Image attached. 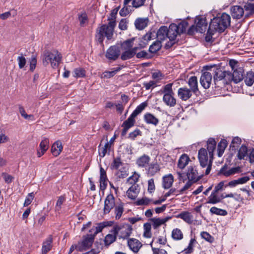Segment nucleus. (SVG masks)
Wrapping results in <instances>:
<instances>
[{
	"mask_svg": "<svg viewBox=\"0 0 254 254\" xmlns=\"http://www.w3.org/2000/svg\"><path fill=\"white\" fill-rule=\"evenodd\" d=\"M141 135H142V132L140 131V130L138 128H136L133 131H132L129 133L128 138L131 140H134L135 138L138 135L141 136Z\"/></svg>",
	"mask_w": 254,
	"mask_h": 254,
	"instance_id": "bf43d9fd",
	"label": "nucleus"
},
{
	"mask_svg": "<svg viewBox=\"0 0 254 254\" xmlns=\"http://www.w3.org/2000/svg\"><path fill=\"white\" fill-rule=\"evenodd\" d=\"M177 218L183 219L189 224H192L193 223V216L188 211H183L177 216Z\"/></svg>",
	"mask_w": 254,
	"mask_h": 254,
	"instance_id": "393cba45",
	"label": "nucleus"
},
{
	"mask_svg": "<svg viewBox=\"0 0 254 254\" xmlns=\"http://www.w3.org/2000/svg\"><path fill=\"white\" fill-rule=\"evenodd\" d=\"M171 218V217L170 216H167L162 219H161L160 218L154 217L150 218L149 220L152 222L153 228L154 229H157L162 224H165Z\"/></svg>",
	"mask_w": 254,
	"mask_h": 254,
	"instance_id": "dca6fc26",
	"label": "nucleus"
},
{
	"mask_svg": "<svg viewBox=\"0 0 254 254\" xmlns=\"http://www.w3.org/2000/svg\"><path fill=\"white\" fill-rule=\"evenodd\" d=\"M74 76L76 77H83L85 76V71L82 68H77L74 70Z\"/></svg>",
	"mask_w": 254,
	"mask_h": 254,
	"instance_id": "13d9d810",
	"label": "nucleus"
},
{
	"mask_svg": "<svg viewBox=\"0 0 254 254\" xmlns=\"http://www.w3.org/2000/svg\"><path fill=\"white\" fill-rule=\"evenodd\" d=\"M150 161V157L147 155L143 154L137 159L136 164L139 167L145 168L149 164Z\"/></svg>",
	"mask_w": 254,
	"mask_h": 254,
	"instance_id": "a211bd4d",
	"label": "nucleus"
},
{
	"mask_svg": "<svg viewBox=\"0 0 254 254\" xmlns=\"http://www.w3.org/2000/svg\"><path fill=\"white\" fill-rule=\"evenodd\" d=\"M198 158L200 166L203 168L205 167L207 165V163L209 161L208 159L207 151L205 148H201L199 150Z\"/></svg>",
	"mask_w": 254,
	"mask_h": 254,
	"instance_id": "f8f14e48",
	"label": "nucleus"
},
{
	"mask_svg": "<svg viewBox=\"0 0 254 254\" xmlns=\"http://www.w3.org/2000/svg\"><path fill=\"white\" fill-rule=\"evenodd\" d=\"M147 103L146 102L142 103L136 108L131 114L136 117L146 107H147Z\"/></svg>",
	"mask_w": 254,
	"mask_h": 254,
	"instance_id": "49530a36",
	"label": "nucleus"
},
{
	"mask_svg": "<svg viewBox=\"0 0 254 254\" xmlns=\"http://www.w3.org/2000/svg\"><path fill=\"white\" fill-rule=\"evenodd\" d=\"M123 164L121 156L114 158L113 162L111 165V169L112 170H119V167Z\"/></svg>",
	"mask_w": 254,
	"mask_h": 254,
	"instance_id": "ea45409f",
	"label": "nucleus"
},
{
	"mask_svg": "<svg viewBox=\"0 0 254 254\" xmlns=\"http://www.w3.org/2000/svg\"><path fill=\"white\" fill-rule=\"evenodd\" d=\"M143 86L146 90H149L156 86V81L150 80L148 82H144L143 83Z\"/></svg>",
	"mask_w": 254,
	"mask_h": 254,
	"instance_id": "0e129e2a",
	"label": "nucleus"
},
{
	"mask_svg": "<svg viewBox=\"0 0 254 254\" xmlns=\"http://www.w3.org/2000/svg\"><path fill=\"white\" fill-rule=\"evenodd\" d=\"M95 238L94 235L92 234H87L83 237L81 241L77 243L78 246L82 249V252L88 249L93 244Z\"/></svg>",
	"mask_w": 254,
	"mask_h": 254,
	"instance_id": "1a4fd4ad",
	"label": "nucleus"
},
{
	"mask_svg": "<svg viewBox=\"0 0 254 254\" xmlns=\"http://www.w3.org/2000/svg\"><path fill=\"white\" fill-rule=\"evenodd\" d=\"M248 152L247 147L245 145H242L239 150L238 153V158L240 160L244 159V157L247 155Z\"/></svg>",
	"mask_w": 254,
	"mask_h": 254,
	"instance_id": "8fccbe9b",
	"label": "nucleus"
},
{
	"mask_svg": "<svg viewBox=\"0 0 254 254\" xmlns=\"http://www.w3.org/2000/svg\"><path fill=\"white\" fill-rule=\"evenodd\" d=\"M174 94H165L163 97V101L170 107H173L176 105V100L174 97Z\"/></svg>",
	"mask_w": 254,
	"mask_h": 254,
	"instance_id": "4be33fe9",
	"label": "nucleus"
},
{
	"mask_svg": "<svg viewBox=\"0 0 254 254\" xmlns=\"http://www.w3.org/2000/svg\"><path fill=\"white\" fill-rule=\"evenodd\" d=\"M134 56V52L131 49L124 50L121 54V59L123 61H126L132 58Z\"/></svg>",
	"mask_w": 254,
	"mask_h": 254,
	"instance_id": "58836bf2",
	"label": "nucleus"
},
{
	"mask_svg": "<svg viewBox=\"0 0 254 254\" xmlns=\"http://www.w3.org/2000/svg\"><path fill=\"white\" fill-rule=\"evenodd\" d=\"M241 143V139L239 137H234L230 145V148L232 150H235L236 147H238Z\"/></svg>",
	"mask_w": 254,
	"mask_h": 254,
	"instance_id": "5fc2aeb1",
	"label": "nucleus"
},
{
	"mask_svg": "<svg viewBox=\"0 0 254 254\" xmlns=\"http://www.w3.org/2000/svg\"><path fill=\"white\" fill-rule=\"evenodd\" d=\"M147 19H143L141 18H138L136 19L134 22V25L137 29L139 30H143L147 25Z\"/></svg>",
	"mask_w": 254,
	"mask_h": 254,
	"instance_id": "473e14b6",
	"label": "nucleus"
},
{
	"mask_svg": "<svg viewBox=\"0 0 254 254\" xmlns=\"http://www.w3.org/2000/svg\"><path fill=\"white\" fill-rule=\"evenodd\" d=\"M148 176L152 177L159 173L160 171V165L157 162H152L148 165V167L146 169Z\"/></svg>",
	"mask_w": 254,
	"mask_h": 254,
	"instance_id": "4468645a",
	"label": "nucleus"
},
{
	"mask_svg": "<svg viewBox=\"0 0 254 254\" xmlns=\"http://www.w3.org/2000/svg\"><path fill=\"white\" fill-rule=\"evenodd\" d=\"M246 10L249 11V13L245 15V18L248 17L250 14L254 13V3H248L245 6Z\"/></svg>",
	"mask_w": 254,
	"mask_h": 254,
	"instance_id": "e2e57ef3",
	"label": "nucleus"
},
{
	"mask_svg": "<svg viewBox=\"0 0 254 254\" xmlns=\"http://www.w3.org/2000/svg\"><path fill=\"white\" fill-rule=\"evenodd\" d=\"M143 237L146 238H150L152 237L151 224L150 223H145L143 225Z\"/></svg>",
	"mask_w": 254,
	"mask_h": 254,
	"instance_id": "a19ab883",
	"label": "nucleus"
},
{
	"mask_svg": "<svg viewBox=\"0 0 254 254\" xmlns=\"http://www.w3.org/2000/svg\"><path fill=\"white\" fill-rule=\"evenodd\" d=\"M99 154L101 157H104L106 153L110 154V152L111 151V144H109V142H107L105 144L101 147V144L99 145Z\"/></svg>",
	"mask_w": 254,
	"mask_h": 254,
	"instance_id": "7c9ffc66",
	"label": "nucleus"
},
{
	"mask_svg": "<svg viewBox=\"0 0 254 254\" xmlns=\"http://www.w3.org/2000/svg\"><path fill=\"white\" fill-rule=\"evenodd\" d=\"M35 194L33 192L29 193L27 195L24 203V206H27L31 204L32 200L34 199Z\"/></svg>",
	"mask_w": 254,
	"mask_h": 254,
	"instance_id": "052dcab7",
	"label": "nucleus"
},
{
	"mask_svg": "<svg viewBox=\"0 0 254 254\" xmlns=\"http://www.w3.org/2000/svg\"><path fill=\"white\" fill-rule=\"evenodd\" d=\"M49 141L48 138H44L40 143L39 146L42 152H46L49 148Z\"/></svg>",
	"mask_w": 254,
	"mask_h": 254,
	"instance_id": "6e6d98bb",
	"label": "nucleus"
},
{
	"mask_svg": "<svg viewBox=\"0 0 254 254\" xmlns=\"http://www.w3.org/2000/svg\"><path fill=\"white\" fill-rule=\"evenodd\" d=\"M192 91L187 87L180 88L178 90V96L182 100L186 101L192 95Z\"/></svg>",
	"mask_w": 254,
	"mask_h": 254,
	"instance_id": "f3484780",
	"label": "nucleus"
},
{
	"mask_svg": "<svg viewBox=\"0 0 254 254\" xmlns=\"http://www.w3.org/2000/svg\"><path fill=\"white\" fill-rule=\"evenodd\" d=\"M118 9L119 8H115L111 11V17L108 18L110 21L108 24H103L96 29L95 39L101 45H103L105 37L108 40L113 38L115 27L116 25L115 18Z\"/></svg>",
	"mask_w": 254,
	"mask_h": 254,
	"instance_id": "f03ea898",
	"label": "nucleus"
},
{
	"mask_svg": "<svg viewBox=\"0 0 254 254\" xmlns=\"http://www.w3.org/2000/svg\"><path fill=\"white\" fill-rule=\"evenodd\" d=\"M114 208L116 220H119L122 217L124 211V204L123 203H121L116 205Z\"/></svg>",
	"mask_w": 254,
	"mask_h": 254,
	"instance_id": "72a5a7b5",
	"label": "nucleus"
},
{
	"mask_svg": "<svg viewBox=\"0 0 254 254\" xmlns=\"http://www.w3.org/2000/svg\"><path fill=\"white\" fill-rule=\"evenodd\" d=\"M167 31V26H162L159 28L156 33V36L159 41H163L168 38Z\"/></svg>",
	"mask_w": 254,
	"mask_h": 254,
	"instance_id": "c85d7f7f",
	"label": "nucleus"
},
{
	"mask_svg": "<svg viewBox=\"0 0 254 254\" xmlns=\"http://www.w3.org/2000/svg\"><path fill=\"white\" fill-rule=\"evenodd\" d=\"M188 22L186 21H183L177 25L179 35L186 32V28L188 26Z\"/></svg>",
	"mask_w": 254,
	"mask_h": 254,
	"instance_id": "de8ad7c7",
	"label": "nucleus"
},
{
	"mask_svg": "<svg viewBox=\"0 0 254 254\" xmlns=\"http://www.w3.org/2000/svg\"><path fill=\"white\" fill-rule=\"evenodd\" d=\"M134 38H130L124 41L121 43V48L123 51L130 50L133 46Z\"/></svg>",
	"mask_w": 254,
	"mask_h": 254,
	"instance_id": "e433bc0d",
	"label": "nucleus"
},
{
	"mask_svg": "<svg viewBox=\"0 0 254 254\" xmlns=\"http://www.w3.org/2000/svg\"><path fill=\"white\" fill-rule=\"evenodd\" d=\"M63 150V145L61 141H56L52 146L51 152L55 156H58Z\"/></svg>",
	"mask_w": 254,
	"mask_h": 254,
	"instance_id": "b1692460",
	"label": "nucleus"
},
{
	"mask_svg": "<svg viewBox=\"0 0 254 254\" xmlns=\"http://www.w3.org/2000/svg\"><path fill=\"white\" fill-rule=\"evenodd\" d=\"M144 120L147 124H151L156 126L159 120L151 113H147L144 115Z\"/></svg>",
	"mask_w": 254,
	"mask_h": 254,
	"instance_id": "bb28decb",
	"label": "nucleus"
},
{
	"mask_svg": "<svg viewBox=\"0 0 254 254\" xmlns=\"http://www.w3.org/2000/svg\"><path fill=\"white\" fill-rule=\"evenodd\" d=\"M135 117L133 116L132 114L128 117V118L125 121L122 125L123 127H126L128 128H130L131 127H133L135 123Z\"/></svg>",
	"mask_w": 254,
	"mask_h": 254,
	"instance_id": "79ce46f5",
	"label": "nucleus"
},
{
	"mask_svg": "<svg viewBox=\"0 0 254 254\" xmlns=\"http://www.w3.org/2000/svg\"><path fill=\"white\" fill-rule=\"evenodd\" d=\"M240 167H236L232 168L228 170L227 172H225V176L229 177L236 173H239L240 171Z\"/></svg>",
	"mask_w": 254,
	"mask_h": 254,
	"instance_id": "680f3d73",
	"label": "nucleus"
},
{
	"mask_svg": "<svg viewBox=\"0 0 254 254\" xmlns=\"http://www.w3.org/2000/svg\"><path fill=\"white\" fill-rule=\"evenodd\" d=\"M230 16L225 12L223 13L220 16H217L211 19L209 27L215 32L222 33L230 26Z\"/></svg>",
	"mask_w": 254,
	"mask_h": 254,
	"instance_id": "7ed1b4c3",
	"label": "nucleus"
},
{
	"mask_svg": "<svg viewBox=\"0 0 254 254\" xmlns=\"http://www.w3.org/2000/svg\"><path fill=\"white\" fill-rule=\"evenodd\" d=\"M195 23H196L195 26L198 32L204 33L206 31L207 28V22L206 17L197 16L195 19Z\"/></svg>",
	"mask_w": 254,
	"mask_h": 254,
	"instance_id": "9b49d317",
	"label": "nucleus"
},
{
	"mask_svg": "<svg viewBox=\"0 0 254 254\" xmlns=\"http://www.w3.org/2000/svg\"><path fill=\"white\" fill-rule=\"evenodd\" d=\"M152 33L151 32H147L145 35H144L142 37V43L143 44H140L139 45L141 48H143L145 47V46L147 44L148 42L150 41L152 39Z\"/></svg>",
	"mask_w": 254,
	"mask_h": 254,
	"instance_id": "864d4df0",
	"label": "nucleus"
},
{
	"mask_svg": "<svg viewBox=\"0 0 254 254\" xmlns=\"http://www.w3.org/2000/svg\"><path fill=\"white\" fill-rule=\"evenodd\" d=\"M174 182L173 176L170 174L163 178L162 186L165 189H168L172 186Z\"/></svg>",
	"mask_w": 254,
	"mask_h": 254,
	"instance_id": "cd10ccee",
	"label": "nucleus"
},
{
	"mask_svg": "<svg viewBox=\"0 0 254 254\" xmlns=\"http://www.w3.org/2000/svg\"><path fill=\"white\" fill-rule=\"evenodd\" d=\"M78 16L80 26H83L84 24L88 21V16L86 12L83 11L81 13L78 14Z\"/></svg>",
	"mask_w": 254,
	"mask_h": 254,
	"instance_id": "603ef678",
	"label": "nucleus"
},
{
	"mask_svg": "<svg viewBox=\"0 0 254 254\" xmlns=\"http://www.w3.org/2000/svg\"><path fill=\"white\" fill-rule=\"evenodd\" d=\"M186 175L188 180L196 183L200 180L203 177L202 175L198 176L197 171L195 167L191 166L188 167Z\"/></svg>",
	"mask_w": 254,
	"mask_h": 254,
	"instance_id": "9d476101",
	"label": "nucleus"
},
{
	"mask_svg": "<svg viewBox=\"0 0 254 254\" xmlns=\"http://www.w3.org/2000/svg\"><path fill=\"white\" fill-rule=\"evenodd\" d=\"M139 177V175L136 172H134L132 176L127 178V182L131 185H136V183L138 181Z\"/></svg>",
	"mask_w": 254,
	"mask_h": 254,
	"instance_id": "3c124183",
	"label": "nucleus"
},
{
	"mask_svg": "<svg viewBox=\"0 0 254 254\" xmlns=\"http://www.w3.org/2000/svg\"><path fill=\"white\" fill-rule=\"evenodd\" d=\"M227 146V140L225 139H222L218 143L217 146L218 156L219 157L222 156L223 154L226 147Z\"/></svg>",
	"mask_w": 254,
	"mask_h": 254,
	"instance_id": "f704fd0d",
	"label": "nucleus"
},
{
	"mask_svg": "<svg viewBox=\"0 0 254 254\" xmlns=\"http://www.w3.org/2000/svg\"><path fill=\"white\" fill-rule=\"evenodd\" d=\"M133 230L132 226L127 223H122L114 226V232L116 234H119L120 239H127Z\"/></svg>",
	"mask_w": 254,
	"mask_h": 254,
	"instance_id": "20e7f679",
	"label": "nucleus"
},
{
	"mask_svg": "<svg viewBox=\"0 0 254 254\" xmlns=\"http://www.w3.org/2000/svg\"><path fill=\"white\" fill-rule=\"evenodd\" d=\"M127 245L129 249L134 253H137L142 247L141 242L135 238H130L128 240Z\"/></svg>",
	"mask_w": 254,
	"mask_h": 254,
	"instance_id": "2eb2a0df",
	"label": "nucleus"
},
{
	"mask_svg": "<svg viewBox=\"0 0 254 254\" xmlns=\"http://www.w3.org/2000/svg\"><path fill=\"white\" fill-rule=\"evenodd\" d=\"M204 66H205L203 67V69L206 71H202L200 78V83L204 89H208L210 87L211 84L212 75H213V71L210 70L205 69L204 68Z\"/></svg>",
	"mask_w": 254,
	"mask_h": 254,
	"instance_id": "423d86ee",
	"label": "nucleus"
},
{
	"mask_svg": "<svg viewBox=\"0 0 254 254\" xmlns=\"http://www.w3.org/2000/svg\"><path fill=\"white\" fill-rule=\"evenodd\" d=\"M37 64V59L36 56L32 55L30 60V70L33 72L35 69Z\"/></svg>",
	"mask_w": 254,
	"mask_h": 254,
	"instance_id": "69168bd1",
	"label": "nucleus"
},
{
	"mask_svg": "<svg viewBox=\"0 0 254 254\" xmlns=\"http://www.w3.org/2000/svg\"><path fill=\"white\" fill-rule=\"evenodd\" d=\"M207 146L209 159H213V152L216 148V141L214 138H210L207 142Z\"/></svg>",
	"mask_w": 254,
	"mask_h": 254,
	"instance_id": "5701e85b",
	"label": "nucleus"
},
{
	"mask_svg": "<svg viewBox=\"0 0 254 254\" xmlns=\"http://www.w3.org/2000/svg\"><path fill=\"white\" fill-rule=\"evenodd\" d=\"M172 237L175 240H180L183 238V234L181 230L176 228L172 231Z\"/></svg>",
	"mask_w": 254,
	"mask_h": 254,
	"instance_id": "a18cd8bd",
	"label": "nucleus"
},
{
	"mask_svg": "<svg viewBox=\"0 0 254 254\" xmlns=\"http://www.w3.org/2000/svg\"><path fill=\"white\" fill-rule=\"evenodd\" d=\"M121 54V47L117 45L110 46L107 50L105 56L110 61H116Z\"/></svg>",
	"mask_w": 254,
	"mask_h": 254,
	"instance_id": "0eeeda50",
	"label": "nucleus"
},
{
	"mask_svg": "<svg viewBox=\"0 0 254 254\" xmlns=\"http://www.w3.org/2000/svg\"><path fill=\"white\" fill-rule=\"evenodd\" d=\"M153 241L150 244L152 248V250L153 254H168L167 251L164 249H160L159 248H155L152 247Z\"/></svg>",
	"mask_w": 254,
	"mask_h": 254,
	"instance_id": "774afa93",
	"label": "nucleus"
},
{
	"mask_svg": "<svg viewBox=\"0 0 254 254\" xmlns=\"http://www.w3.org/2000/svg\"><path fill=\"white\" fill-rule=\"evenodd\" d=\"M189 161H190V159L189 156L186 154H183L178 160V167L181 169H183L188 164Z\"/></svg>",
	"mask_w": 254,
	"mask_h": 254,
	"instance_id": "c756f323",
	"label": "nucleus"
},
{
	"mask_svg": "<svg viewBox=\"0 0 254 254\" xmlns=\"http://www.w3.org/2000/svg\"><path fill=\"white\" fill-rule=\"evenodd\" d=\"M201 237L208 242L212 243L214 240V238L207 232H202L201 233Z\"/></svg>",
	"mask_w": 254,
	"mask_h": 254,
	"instance_id": "338daca9",
	"label": "nucleus"
},
{
	"mask_svg": "<svg viewBox=\"0 0 254 254\" xmlns=\"http://www.w3.org/2000/svg\"><path fill=\"white\" fill-rule=\"evenodd\" d=\"M210 212L212 214L221 216H226L228 214L227 211L226 210L218 208L215 206L212 207L210 208Z\"/></svg>",
	"mask_w": 254,
	"mask_h": 254,
	"instance_id": "37998d69",
	"label": "nucleus"
},
{
	"mask_svg": "<svg viewBox=\"0 0 254 254\" xmlns=\"http://www.w3.org/2000/svg\"><path fill=\"white\" fill-rule=\"evenodd\" d=\"M188 84L192 92L195 93L198 91V83L196 76H191L189 79Z\"/></svg>",
	"mask_w": 254,
	"mask_h": 254,
	"instance_id": "2f4dec72",
	"label": "nucleus"
},
{
	"mask_svg": "<svg viewBox=\"0 0 254 254\" xmlns=\"http://www.w3.org/2000/svg\"><path fill=\"white\" fill-rule=\"evenodd\" d=\"M116 206L115 198L113 194L110 193L108 194L105 200L103 208V213L104 214H109L111 210Z\"/></svg>",
	"mask_w": 254,
	"mask_h": 254,
	"instance_id": "6e6552de",
	"label": "nucleus"
},
{
	"mask_svg": "<svg viewBox=\"0 0 254 254\" xmlns=\"http://www.w3.org/2000/svg\"><path fill=\"white\" fill-rule=\"evenodd\" d=\"M118 170L116 175L119 179H124L128 176V173L126 171L125 168L123 167Z\"/></svg>",
	"mask_w": 254,
	"mask_h": 254,
	"instance_id": "4d7b16f0",
	"label": "nucleus"
},
{
	"mask_svg": "<svg viewBox=\"0 0 254 254\" xmlns=\"http://www.w3.org/2000/svg\"><path fill=\"white\" fill-rule=\"evenodd\" d=\"M139 192V187L138 185H131L127 191L128 197L131 199H135L137 196Z\"/></svg>",
	"mask_w": 254,
	"mask_h": 254,
	"instance_id": "6ab92c4d",
	"label": "nucleus"
},
{
	"mask_svg": "<svg viewBox=\"0 0 254 254\" xmlns=\"http://www.w3.org/2000/svg\"><path fill=\"white\" fill-rule=\"evenodd\" d=\"M204 68L213 71L215 88L220 87L221 81L225 85L229 84L232 81L238 83L244 79V70L241 68H236L233 73L231 71L222 70L215 64L205 65Z\"/></svg>",
	"mask_w": 254,
	"mask_h": 254,
	"instance_id": "f257e3e1",
	"label": "nucleus"
},
{
	"mask_svg": "<svg viewBox=\"0 0 254 254\" xmlns=\"http://www.w3.org/2000/svg\"><path fill=\"white\" fill-rule=\"evenodd\" d=\"M217 193L214 192V191H212L211 194L208 197V200L207 201L208 203L210 204H216L217 203L220 202L221 201L220 197H218L217 194Z\"/></svg>",
	"mask_w": 254,
	"mask_h": 254,
	"instance_id": "c03bdc74",
	"label": "nucleus"
},
{
	"mask_svg": "<svg viewBox=\"0 0 254 254\" xmlns=\"http://www.w3.org/2000/svg\"><path fill=\"white\" fill-rule=\"evenodd\" d=\"M61 59L62 56L57 51H54L53 53L48 52L45 54V58L43 60V62H50L52 66L55 68L58 66Z\"/></svg>",
	"mask_w": 254,
	"mask_h": 254,
	"instance_id": "39448f33",
	"label": "nucleus"
},
{
	"mask_svg": "<svg viewBox=\"0 0 254 254\" xmlns=\"http://www.w3.org/2000/svg\"><path fill=\"white\" fill-rule=\"evenodd\" d=\"M162 47L161 42L157 40L151 45L149 48V52L152 54H155L159 51Z\"/></svg>",
	"mask_w": 254,
	"mask_h": 254,
	"instance_id": "c9c22d12",
	"label": "nucleus"
},
{
	"mask_svg": "<svg viewBox=\"0 0 254 254\" xmlns=\"http://www.w3.org/2000/svg\"><path fill=\"white\" fill-rule=\"evenodd\" d=\"M244 79L246 84L249 86H251L254 83V72L252 71L248 72Z\"/></svg>",
	"mask_w": 254,
	"mask_h": 254,
	"instance_id": "4c0bfd02",
	"label": "nucleus"
},
{
	"mask_svg": "<svg viewBox=\"0 0 254 254\" xmlns=\"http://www.w3.org/2000/svg\"><path fill=\"white\" fill-rule=\"evenodd\" d=\"M53 238L50 235L46 241L43 242L42 248V254H47L52 248Z\"/></svg>",
	"mask_w": 254,
	"mask_h": 254,
	"instance_id": "412c9836",
	"label": "nucleus"
},
{
	"mask_svg": "<svg viewBox=\"0 0 254 254\" xmlns=\"http://www.w3.org/2000/svg\"><path fill=\"white\" fill-rule=\"evenodd\" d=\"M111 232L112 234H107L104 240L105 246L107 247L116 241L118 235L114 233V228L111 231Z\"/></svg>",
	"mask_w": 254,
	"mask_h": 254,
	"instance_id": "a878e982",
	"label": "nucleus"
},
{
	"mask_svg": "<svg viewBox=\"0 0 254 254\" xmlns=\"http://www.w3.org/2000/svg\"><path fill=\"white\" fill-rule=\"evenodd\" d=\"M173 83H169L163 86L162 89L160 90L162 93L164 95L167 94H174L172 89Z\"/></svg>",
	"mask_w": 254,
	"mask_h": 254,
	"instance_id": "09e8293b",
	"label": "nucleus"
},
{
	"mask_svg": "<svg viewBox=\"0 0 254 254\" xmlns=\"http://www.w3.org/2000/svg\"><path fill=\"white\" fill-rule=\"evenodd\" d=\"M231 14L233 19H239L244 14L243 8L240 5H234L230 9Z\"/></svg>",
	"mask_w": 254,
	"mask_h": 254,
	"instance_id": "ddd939ff",
	"label": "nucleus"
},
{
	"mask_svg": "<svg viewBox=\"0 0 254 254\" xmlns=\"http://www.w3.org/2000/svg\"><path fill=\"white\" fill-rule=\"evenodd\" d=\"M177 29V24L175 23L171 24L169 28L167 27V34L169 40H176L177 35L179 34Z\"/></svg>",
	"mask_w": 254,
	"mask_h": 254,
	"instance_id": "aec40b11",
	"label": "nucleus"
}]
</instances>
